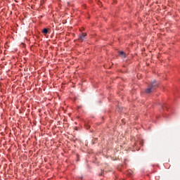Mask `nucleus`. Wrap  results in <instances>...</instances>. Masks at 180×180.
Here are the masks:
<instances>
[{"label":"nucleus","instance_id":"1","mask_svg":"<svg viewBox=\"0 0 180 180\" xmlns=\"http://www.w3.org/2000/svg\"><path fill=\"white\" fill-rule=\"evenodd\" d=\"M157 88H158V84H156L155 82H153L148 88L145 89V92L146 94H151V92H154Z\"/></svg>","mask_w":180,"mask_h":180},{"label":"nucleus","instance_id":"2","mask_svg":"<svg viewBox=\"0 0 180 180\" xmlns=\"http://www.w3.org/2000/svg\"><path fill=\"white\" fill-rule=\"evenodd\" d=\"M85 37H86V32H83L82 33V34L79 36V40H81V41H82Z\"/></svg>","mask_w":180,"mask_h":180},{"label":"nucleus","instance_id":"3","mask_svg":"<svg viewBox=\"0 0 180 180\" xmlns=\"http://www.w3.org/2000/svg\"><path fill=\"white\" fill-rule=\"evenodd\" d=\"M42 33H44V34H47V33H49V30L47 28H44L42 30Z\"/></svg>","mask_w":180,"mask_h":180},{"label":"nucleus","instance_id":"4","mask_svg":"<svg viewBox=\"0 0 180 180\" xmlns=\"http://www.w3.org/2000/svg\"><path fill=\"white\" fill-rule=\"evenodd\" d=\"M120 54H121L122 56H124V52L120 51Z\"/></svg>","mask_w":180,"mask_h":180},{"label":"nucleus","instance_id":"5","mask_svg":"<svg viewBox=\"0 0 180 180\" xmlns=\"http://www.w3.org/2000/svg\"><path fill=\"white\" fill-rule=\"evenodd\" d=\"M87 129H89V127H88V128Z\"/></svg>","mask_w":180,"mask_h":180}]
</instances>
